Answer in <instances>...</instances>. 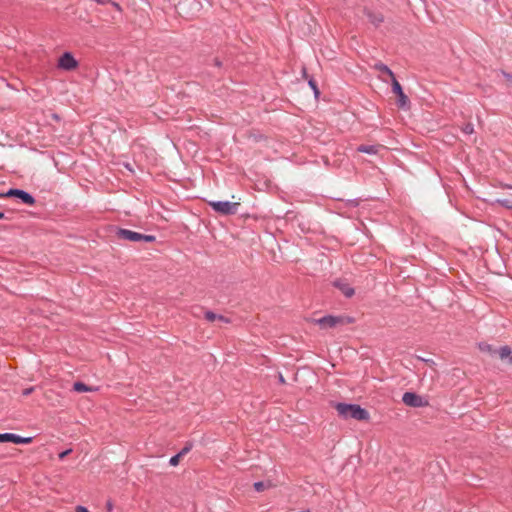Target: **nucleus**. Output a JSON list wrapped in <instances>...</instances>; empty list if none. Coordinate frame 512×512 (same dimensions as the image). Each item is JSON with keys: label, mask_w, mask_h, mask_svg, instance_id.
<instances>
[{"label": "nucleus", "mask_w": 512, "mask_h": 512, "mask_svg": "<svg viewBox=\"0 0 512 512\" xmlns=\"http://www.w3.org/2000/svg\"><path fill=\"white\" fill-rule=\"evenodd\" d=\"M335 409L339 416L344 419H356V420H368L369 413L356 404L338 403L335 405Z\"/></svg>", "instance_id": "nucleus-1"}, {"label": "nucleus", "mask_w": 512, "mask_h": 512, "mask_svg": "<svg viewBox=\"0 0 512 512\" xmlns=\"http://www.w3.org/2000/svg\"><path fill=\"white\" fill-rule=\"evenodd\" d=\"M315 323L322 329L336 327L337 325H344L352 323V319L346 316H325L315 320Z\"/></svg>", "instance_id": "nucleus-2"}, {"label": "nucleus", "mask_w": 512, "mask_h": 512, "mask_svg": "<svg viewBox=\"0 0 512 512\" xmlns=\"http://www.w3.org/2000/svg\"><path fill=\"white\" fill-rule=\"evenodd\" d=\"M117 237L119 239L131 241V242H139V241H146V242H154L155 236L153 235H144L138 232H134L127 229H119L117 231Z\"/></svg>", "instance_id": "nucleus-3"}, {"label": "nucleus", "mask_w": 512, "mask_h": 512, "mask_svg": "<svg viewBox=\"0 0 512 512\" xmlns=\"http://www.w3.org/2000/svg\"><path fill=\"white\" fill-rule=\"evenodd\" d=\"M209 205L218 213L223 215L235 214L240 205L239 202L210 201Z\"/></svg>", "instance_id": "nucleus-4"}, {"label": "nucleus", "mask_w": 512, "mask_h": 512, "mask_svg": "<svg viewBox=\"0 0 512 512\" xmlns=\"http://www.w3.org/2000/svg\"><path fill=\"white\" fill-rule=\"evenodd\" d=\"M402 401L405 405L410 407H424L428 402L420 395L413 392H406L403 394Z\"/></svg>", "instance_id": "nucleus-5"}, {"label": "nucleus", "mask_w": 512, "mask_h": 512, "mask_svg": "<svg viewBox=\"0 0 512 512\" xmlns=\"http://www.w3.org/2000/svg\"><path fill=\"white\" fill-rule=\"evenodd\" d=\"M391 82H392V91L398 97V101H397L398 107L401 109L407 108L408 104H409V99L404 94L400 83L397 81L396 78H393V80H391Z\"/></svg>", "instance_id": "nucleus-6"}, {"label": "nucleus", "mask_w": 512, "mask_h": 512, "mask_svg": "<svg viewBox=\"0 0 512 512\" xmlns=\"http://www.w3.org/2000/svg\"><path fill=\"white\" fill-rule=\"evenodd\" d=\"M3 442H12L15 444H29L32 442L31 437H21L19 435L13 433H3L0 434V443Z\"/></svg>", "instance_id": "nucleus-7"}, {"label": "nucleus", "mask_w": 512, "mask_h": 512, "mask_svg": "<svg viewBox=\"0 0 512 512\" xmlns=\"http://www.w3.org/2000/svg\"><path fill=\"white\" fill-rule=\"evenodd\" d=\"M5 196L7 197H18L20 198L25 204L33 205L35 203L34 198L27 192L23 190L18 189H10Z\"/></svg>", "instance_id": "nucleus-8"}, {"label": "nucleus", "mask_w": 512, "mask_h": 512, "mask_svg": "<svg viewBox=\"0 0 512 512\" xmlns=\"http://www.w3.org/2000/svg\"><path fill=\"white\" fill-rule=\"evenodd\" d=\"M58 66L64 70H73L77 67V61L70 53H64L59 58Z\"/></svg>", "instance_id": "nucleus-9"}, {"label": "nucleus", "mask_w": 512, "mask_h": 512, "mask_svg": "<svg viewBox=\"0 0 512 512\" xmlns=\"http://www.w3.org/2000/svg\"><path fill=\"white\" fill-rule=\"evenodd\" d=\"M334 286L338 288L346 297H351L354 295V289L344 280L335 281Z\"/></svg>", "instance_id": "nucleus-10"}, {"label": "nucleus", "mask_w": 512, "mask_h": 512, "mask_svg": "<svg viewBox=\"0 0 512 512\" xmlns=\"http://www.w3.org/2000/svg\"><path fill=\"white\" fill-rule=\"evenodd\" d=\"M364 14L374 26L380 25L384 20L381 13L373 12L367 8L364 9Z\"/></svg>", "instance_id": "nucleus-11"}, {"label": "nucleus", "mask_w": 512, "mask_h": 512, "mask_svg": "<svg viewBox=\"0 0 512 512\" xmlns=\"http://www.w3.org/2000/svg\"><path fill=\"white\" fill-rule=\"evenodd\" d=\"M380 148H382L381 145H360L357 147V151L367 154H377Z\"/></svg>", "instance_id": "nucleus-12"}, {"label": "nucleus", "mask_w": 512, "mask_h": 512, "mask_svg": "<svg viewBox=\"0 0 512 512\" xmlns=\"http://www.w3.org/2000/svg\"><path fill=\"white\" fill-rule=\"evenodd\" d=\"M73 389H74V391L79 392V393H82V392H92V391H96L97 390V388L91 387V386H87L86 384H84L82 382H75L74 385H73Z\"/></svg>", "instance_id": "nucleus-13"}, {"label": "nucleus", "mask_w": 512, "mask_h": 512, "mask_svg": "<svg viewBox=\"0 0 512 512\" xmlns=\"http://www.w3.org/2000/svg\"><path fill=\"white\" fill-rule=\"evenodd\" d=\"M495 354H498V356L502 360L509 358V361H510L511 356H512V351L508 346H503L499 350H495Z\"/></svg>", "instance_id": "nucleus-14"}, {"label": "nucleus", "mask_w": 512, "mask_h": 512, "mask_svg": "<svg viewBox=\"0 0 512 512\" xmlns=\"http://www.w3.org/2000/svg\"><path fill=\"white\" fill-rule=\"evenodd\" d=\"M374 68L380 71L381 73L386 74L391 80L395 78L394 73L386 65L382 63L375 64Z\"/></svg>", "instance_id": "nucleus-15"}, {"label": "nucleus", "mask_w": 512, "mask_h": 512, "mask_svg": "<svg viewBox=\"0 0 512 512\" xmlns=\"http://www.w3.org/2000/svg\"><path fill=\"white\" fill-rule=\"evenodd\" d=\"M205 318L210 321V322H214L216 320H219V321H222V322H225V323H228V319H226L224 316L222 315H217L211 311H207L205 313Z\"/></svg>", "instance_id": "nucleus-16"}, {"label": "nucleus", "mask_w": 512, "mask_h": 512, "mask_svg": "<svg viewBox=\"0 0 512 512\" xmlns=\"http://www.w3.org/2000/svg\"><path fill=\"white\" fill-rule=\"evenodd\" d=\"M272 486H273L272 483L269 482V481L268 482H256V483H254V488L258 492H262V491H264L266 489L271 488Z\"/></svg>", "instance_id": "nucleus-17"}, {"label": "nucleus", "mask_w": 512, "mask_h": 512, "mask_svg": "<svg viewBox=\"0 0 512 512\" xmlns=\"http://www.w3.org/2000/svg\"><path fill=\"white\" fill-rule=\"evenodd\" d=\"M181 458H182V455H181V454H179V453H178V454H176L175 456H173V457L170 459V461H169L170 465H172V466H177V465L179 464V462H180Z\"/></svg>", "instance_id": "nucleus-18"}, {"label": "nucleus", "mask_w": 512, "mask_h": 512, "mask_svg": "<svg viewBox=\"0 0 512 512\" xmlns=\"http://www.w3.org/2000/svg\"><path fill=\"white\" fill-rule=\"evenodd\" d=\"M192 449V444L191 443H188L186 444V446L179 452V454L182 455V457L184 455H186L190 450Z\"/></svg>", "instance_id": "nucleus-19"}, {"label": "nucleus", "mask_w": 512, "mask_h": 512, "mask_svg": "<svg viewBox=\"0 0 512 512\" xmlns=\"http://www.w3.org/2000/svg\"><path fill=\"white\" fill-rule=\"evenodd\" d=\"M481 349L483 351H487L489 353L495 354V350H492L491 346L488 344L481 345Z\"/></svg>", "instance_id": "nucleus-20"}, {"label": "nucleus", "mask_w": 512, "mask_h": 512, "mask_svg": "<svg viewBox=\"0 0 512 512\" xmlns=\"http://www.w3.org/2000/svg\"><path fill=\"white\" fill-rule=\"evenodd\" d=\"M464 133L471 134L473 132V126L471 124H468L463 129Z\"/></svg>", "instance_id": "nucleus-21"}, {"label": "nucleus", "mask_w": 512, "mask_h": 512, "mask_svg": "<svg viewBox=\"0 0 512 512\" xmlns=\"http://www.w3.org/2000/svg\"><path fill=\"white\" fill-rule=\"evenodd\" d=\"M309 85L312 87V89H313V90H314V92H315V95L317 96V95L319 94V91H318V89H317V86H316L315 82H314L313 80H310V81H309Z\"/></svg>", "instance_id": "nucleus-22"}, {"label": "nucleus", "mask_w": 512, "mask_h": 512, "mask_svg": "<svg viewBox=\"0 0 512 512\" xmlns=\"http://www.w3.org/2000/svg\"><path fill=\"white\" fill-rule=\"evenodd\" d=\"M71 452V450H66V451H63L59 454V458L60 459H64L69 453Z\"/></svg>", "instance_id": "nucleus-23"}, {"label": "nucleus", "mask_w": 512, "mask_h": 512, "mask_svg": "<svg viewBox=\"0 0 512 512\" xmlns=\"http://www.w3.org/2000/svg\"><path fill=\"white\" fill-rule=\"evenodd\" d=\"M75 512H89L87 508L83 506H77Z\"/></svg>", "instance_id": "nucleus-24"}, {"label": "nucleus", "mask_w": 512, "mask_h": 512, "mask_svg": "<svg viewBox=\"0 0 512 512\" xmlns=\"http://www.w3.org/2000/svg\"><path fill=\"white\" fill-rule=\"evenodd\" d=\"M106 508L108 511H111L113 509V504L111 501H108L107 504H106Z\"/></svg>", "instance_id": "nucleus-25"}, {"label": "nucleus", "mask_w": 512, "mask_h": 512, "mask_svg": "<svg viewBox=\"0 0 512 512\" xmlns=\"http://www.w3.org/2000/svg\"><path fill=\"white\" fill-rule=\"evenodd\" d=\"M31 391H32V388H30V389H26V390L23 392V394H24V395H28V394H30V393H31Z\"/></svg>", "instance_id": "nucleus-26"}, {"label": "nucleus", "mask_w": 512, "mask_h": 512, "mask_svg": "<svg viewBox=\"0 0 512 512\" xmlns=\"http://www.w3.org/2000/svg\"><path fill=\"white\" fill-rule=\"evenodd\" d=\"M279 380H280L281 383H285V380H284L282 375H279Z\"/></svg>", "instance_id": "nucleus-27"}, {"label": "nucleus", "mask_w": 512, "mask_h": 512, "mask_svg": "<svg viewBox=\"0 0 512 512\" xmlns=\"http://www.w3.org/2000/svg\"><path fill=\"white\" fill-rule=\"evenodd\" d=\"M4 218V213L0 212V219Z\"/></svg>", "instance_id": "nucleus-28"}, {"label": "nucleus", "mask_w": 512, "mask_h": 512, "mask_svg": "<svg viewBox=\"0 0 512 512\" xmlns=\"http://www.w3.org/2000/svg\"><path fill=\"white\" fill-rule=\"evenodd\" d=\"M510 363H512V356H511V360H510Z\"/></svg>", "instance_id": "nucleus-29"}]
</instances>
